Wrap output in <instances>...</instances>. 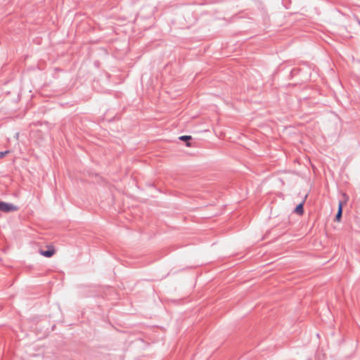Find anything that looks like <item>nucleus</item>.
Here are the masks:
<instances>
[{
    "instance_id": "4",
    "label": "nucleus",
    "mask_w": 360,
    "mask_h": 360,
    "mask_svg": "<svg viewBox=\"0 0 360 360\" xmlns=\"http://www.w3.org/2000/svg\"><path fill=\"white\" fill-rule=\"evenodd\" d=\"M295 212L298 214H302L304 212L303 203L297 205L295 209Z\"/></svg>"
},
{
    "instance_id": "3",
    "label": "nucleus",
    "mask_w": 360,
    "mask_h": 360,
    "mask_svg": "<svg viewBox=\"0 0 360 360\" xmlns=\"http://www.w3.org/2000/svg\"><path fill=\"white\" fill-rule=\"evenodd\" d=\"M342 216V202H339L338 205V210L335 215V220L340 221Z\"/></svg>"
},
{
    "instance_id": "2",
    "label": "nucleus",
    "mask_w": 360,
    "mask_h": 360,
    "mask_svg": "<svg viewBox=\"0 0 360 360\" xmlns=\"http://www.w3.org/2000/svg\"><path fill=\"white\" fill-rule=\"evenodd\" d=\"M39 253L41 255L46 257H52L55 253V250L53 247L49 248L46 250H40Z\"/></svg>"
},
{
    "instance_id": "6",
    "label": "nucleus",
    "mask_w": 360,
    "mask_h": 360,
    "mask_svg": "<svg viewBox=\"0 0 360 360\" xmlns=\"http://www.w3.org/2000/svg\"><path fill=\"white\" fill-rule=\"evenodd\" d=\"M8 153H9L8 150H6V151H4V152H0V158H4Z\"/></svg>"
},
{
    "instance_id": "7",
    "label": "nucleus",
    "mask_w": 360,
    "mask_h": 360,
    "mask_svg": "<svg viewBox=\"0 0 360 360\" xmlns=\"http://www.w3.org/2000/svg\"><path fill=\"white\" fill-rule=\"evenodd\" d=\"M191 146V144L188 142H187L186 143V146Z\"/></svg>"
},
{
    "instance_id": "5",
    "label": "nucleus",
    "mask_w": 360,
    "mask_h": 360,
    "mask_svg": "<svg viewBox=\"0 0 360 360\" xmlns=\"http://www.w3.org/2000/svg\"><path fill=\"white\" fill-rule=\"evenodd\" d=\"M192 139V137L191 136H181L179 137V139L183 141H188L189 140H191Z\"/></svg>"
},
{
    "instance_id": "1",
    "label": "nucleus",
    "mask_w": 360,
    "mask_h": 360,
    "mask_svg": "<svg viewBox=\"0 0 360 360\" xmlns=\"http://www.w3.org/2000/svg\"><path fill=\"white\" fill-rule=\"evenodd\" d=\"M18 207L12 203L0 202V211L8 213L14 211H17Z\"/></svg>"
}]
</instances>
